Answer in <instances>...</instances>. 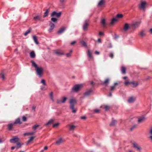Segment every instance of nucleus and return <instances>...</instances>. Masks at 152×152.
Segmentation results:
<instances>
[{"label":"nucleus","instance_id":"10","mask_svg":"<svg viewBox=\"0 0 152 152\" xmlns=\"http://www.w3.org/2000/svg\"><path fill=\"white\" fill-rule=\"evenodd\" d=\"M19 139L18 137L14 138L11 139L10 140V141L11 143H15L18 142Z\"/></svg>","mask_w":152,"mask_h":152},{"label":"nucleus","instance_id":"38","mask_svg":"<svg viewBox=\"0 0 152 152\" xmlns=\"http://www.w3.org/2000/svg\"><path fill=\"white\" fill-rule=\"evenodd\" d=\"M67 98L66 97H64L63 98V99L61 100L60 101L62 103H65L67 99Z\"/></svg>","mask_w":152,"mask_h":152},{"label":"nucleus","instance_id":"45","mask_svg":"<svg viewBox=\"0 0 152 152\" xmlns=\"http://www.w3.org/2000/svg\"><path fill=\"white\" fill-rule=\"evenodd\" d=\"M39 126L38 125H35L32 127V129L35 130L37 129V128Z\"/></svg>","mask_w":152,"mask_h":152},{"label":"nucleus","instance_id":"15","mask_svg":"<svg viewBox=\"0 0 152 152\" xmlns=\"http://www.w3.org/2000/svg\"><path fill=\"white\" fill-rule=\"evenodd\" d=\"M101 23L104 27H105L106 26L105 20L104 18H102L101 21Z\"/></svg>","mask_w":152,"mask_h":152},{"label":"nucleus","instance_id":"12","mask_svg":"<svg viewBox=\"0 0 152 152\" xmlns=\"http://www.w3.org/2000/svg\"><path fill=\"white\" fill-rule=\"evenodd\" d=\"M132 144L133 147L135 148H137V150H140L141 149L140 147L137 144L133 143Z\"/></svg>","mask_w":152,"mask_h":152},{"label":"nucleus","instance_id":"17","mask_svg":"<svg viewBox=\"0 0 152 152\" xmlns=\"http://www.w3.org/2000/svg\"><path fill=\"white\" fill-rule=\"evenodd\" d=\"M145 120V116H143L140 118H139L138 121V123H140L142 122Z\"/></svg>","mask_w":152,"mask_h":152},{"label":"nucleus","instance_id":"32","mask_svg":"<svg viewBox=\"0 0 152 152\" xmlns=\"http://www.w3.org/2000/svg\"><path fill=\"white\" fill-rule=\"evenodd\" d=\"M49 12V9H47L46 10V11L44 13V15H43V18H45L47 16H48V13Z\"/></svg>","mask_w":152,"mask_h":152},{"label":"nucleus","instance_id":"30","mask_svg":"<svg viewBox=\"0 0 152 152\" xmlns=\"http://www.w3.org/2000/svg\"><path fill=\"white\" fill-rule=\"evenodd\" d=\"M117 19L115 18H113L112 20L111 23H110V24L111 25H113L114 23L117 21Z\"/></svg>","mask_w":152,"mask_h":152},{"label":"nucleus","instance_id":"50","mask_svg":"<svg viewBox=\"0 0 152 152\" xmlns=\"http://www.w3.org/2000/svg\"><path fill=\"white\" fill-rule=\"evenodd\" d=\"M27 120L25 116H23L22 117V121L23 122H25Z\"/></svg>","mask_w":152,"mask_h":152},{"label":"nucleus","instance_id":"8","mask_svg":"<svg viewBox=\"0 0 152 152\" xmlns=\"http://www.w3.org/2000/svg\"><path fill=\"white\" fill-rule=\"evenodd\" d=\"M93 92L92 90H90L86 92L84 94L85 96H88L90 95Z\"/></svg>","mask_w":152,"mask_h":152},{"label":"nucleus","instance_id":"51","mask_svg":"<svg viewBox=\"0 0 152 152\" xmlns=\"http://www.w3.org/2000/svg\"><path fill=\"white\" fill-rule=\"evenodd\" d=\"M59 125V123H58L53 124V126L54 127H56Z\"/></svg>","mask_w":152,"mask_h":152},{"label":"nucleus","instance_id":"16","mask_svg":"<svg viewBox=\"0 0 152 152\" xmlns=\"http://www.w3.org/2000/svg\"><path fill=\"white\" fill-rule=\"evenodd\" d=\"M135 99V98L133 97L130 98L128 100V101L129 103L134 102Z\"/></svg>","mask_w":152,"mask_h":152},{"label":"nucleus","instance_id":"18","mask_svg":"<svg viewBox=\"0 0 152 152\" xmlns=\"http://www.w3.org/2000/svg\"><path fill=\"white\" fill-rule=\"evenodd\" d=\"M13 123L14 124H22V122L20 121V118H18L15 120V121Z\"/></svg>","mask_w":152,"mask_h":152},{"label":"nucleus","instance_id":"49","mask_svg":"<svg viewBox=\"0 0 152 152\" xmlns=\"http://www.w3.org/2000/svg\"><path fill=\"white\" fill-rule=\"evenodd\" d=\"M41 83H42L44 86H46V84L45 83V81L44 80H41Z\"/></svg>","mask_w":152,"mask_h":152},{"label":"nucleus","instance_id":"46","mask_svg":"<svg viewBox=\"0 0 152 152\" xmlns=\"http://www.w3.org/2000/svg\"><path fill=\"white\" fill-rule=\"evenodd\" d=\"M115 88V86H113L110 87V91H113L114 90Z\"/></svg>","mask_w":152,"mask_h":152},{"label":"nucleus","instance_id":"56","mask_svg":"<svg viewBox=\"0 0 152 152\" xmlns=\"http://www.w3.org/2000/svg\"><path fill=\"white\" fill-rule=\"evenodd\" d=\"M35 132H32L28 133L29 135H31L33 134Z\"/></svg>","mask_w":152,"mask_h":152},{"label":"nucleus","instance_id":"7","mask_svg":"<svg viewBox=\"0 0 152 152\" xmlns=\"http://www.w3.org/2000/svg\"><path fill=\"white\" fill-rule=\"evenodd\" d=\"M66 29V27H63L61 28L60 29H59L57 32V33L60 34L63 33Z\"/></svg>","mask_w":152,"mask_h":152},{"label":"nucleus","instance_id":"14","mask_svg":"<svg viewBox=\"0 0 152 152\" xmlns=\"http://www.w3.org/2000/svg\"><path fill=\"white\" fill-rule=\"evenodd\" d=\"M88 26V24L87 22H86L83 26V29L84 31L87 30Z\"/></svg>","mask_w":152,"mask_h":152},{"label":"nucleus","instance_id":"62","mask_svg":"<svg viewBox=\"0 0 152 152\" xmlns=\"http://www.w3.org/2000/svg\"><path fill=\"white\" fill-rule=\"evenodd\" d=\"M35 108H36V107L35 106H33L32 107V109L33 110H35Z\"/></svg>","mask_w":152,"mask_h":152},{"label":"nucleus","instance_id":"60","mask_svg":"<svg viewBox=\"0 0 152 152\" xmlns=\"http://www.w3.org/2000/svg\"><path fill=\"white\" fill-rule=\"evenodd\" d=\"M95 54L96 55H99V52L98 51H96L95 52Z\"/></svg>","mask_w":152,"mask_h":152},{"label":"nucleus","instance_id":"47","mask_svg":"<svg viewBox=\"0 0 152 152\" xmlns=\"http://www.w3.org/2000/svg\"><path fill=\"white\" fill-rule=\"evenodd\" d=\"M1 75V77L2 78V79L4 80L5 79V76L4 74V73H1L0 75Z\"/></svg>","mask_w":152,"mask_h":152},{"label":"nucleus","instance_id":"52","mask_svg":"<svg viewBox=\"0 0 152 152\" xmlns=\"http://www.w3.org/2000/svg\"><path fill=\"white\" fill-rule=\"evenodd\" d=\"M99 111L100 110L98 109H96L94 110V112L95 113H99Z\"/></svg>","mask_w":152,"mask_h":152},{"label":"nucleus","instance_id":"34","mask_svg":"<svg viewBox=\"0 0 152 152\" xmlns=\"http://www.w3.org/2000/svg\"><path fill=\"white\" fill-rule=\"evenodd\" d=\"M34 19L36 21L37 20H40L41 19V17L39 15L37 16L34 17Z\"/></svg>","mask_w":152,"mask_h":152},{"label":"nucleus","instance_id":"37","mask_svg":"<svg viewBox=\"0 0 152 152\" xmlns=\"http://www.w3.org/2000/svg\"><path fill=\"white\" fill-rule=\"evenodd\" d=\"M123 15L122 14H118L116 15V17L117 18H122Z\"/></svg>","mask_w":152,"mask_h":152},{"label":"nucleus","instance_id":"21","mask_svg":"<svg viewBox=\"0 0 152 152\" xmlns=\"http://www.w3.org/2000/svg\"><path fill=\"white\" fill-rule=\"evenodd\" d=\"M129 28V25L128 23H126L125 24L124 27V30L125 31H127Z\"/></svg>","mask_w":152,"mask_h":152},{"label":"nucleus","instance_id":"59","mask_svg":"<svg viewBox=\"0 0 152 152\" xmlns=\"http://www.w3.org/2000/svg\"><path fill=\"white\" fill-rule=\"evenodd\" d=\"M99 34L100 35H103V33L102 32H100L99 33Z\"/></svg>","mask_w":152,"mask_h":152},{"label":"nucleus","instance_id":"13","mask_svg":"<svg viewBox=\"0 0 152 152\" xmlns=\"http://www.w3.org/2000/svg\"><path fill=\"white\" fill-rule=\"evenodd\" d=\"M63 140L62 138H61L59 139L56 142V144L58 145H59L63 142Z\"/></svg>","mask_w":152,"mask_h":152},{"label":"nucleus","instance_id":"55","mask_svg":"<svg viewBox=\"0 0 152 152\" xmlns=\"http://www.w3.org/2000/svg\"><path fill=\"white\" fill-rule=\"evenodd\" d=\"M136 126V125H134V126H133L132 127L130 128V130L132 131V129H133L134 128H135Z\"/></svg>","mask_w":152,"mask_h":152},{"label":"nucleus","instance_id":"36","mask_svg":"<svg viewBox=\"0 0 152 152\" xmlns=\"http://www.w3.org/2000/svg\"><path fill=\"white\" fill-rule=\"evenodd\" d=\"M16 148L17 149H18L21 147V145L20 144V142H18L16 143Z\"/></svg>","mask_w":152,"mask_h":152},{"label":"nucleus","instance_id":"4","mask_svg":"<svg viewBox=\"0 0 152 152\" xmlns=\"http://www.w3.org/2000/svg\"><path fill=\"white\" fill-rule=\"evenodd\" d=\"M61 15V12L58 13H57L55 11H54L51 14V16L52 17L56 16L57 18H59L60 17Z\"/></svg>","mask_w":152,"mask_h":152},{"label":"nucleus","instance_id":"64","mask_svg":"<svg viewBox=\"0 0 152 152\" xmlns=\"http://www.w3.org/2000/svg\"><path fill=\"white\" fill-rule=\"evenodd\" d=\"M118 84V83H114V86H115V87L116 85H117Z\"/></svg>","mask_w":152,"mask_h":152},{"label":"nucleus","instance_id":"22","mask_svg":"<svg viewBox=\"0 0 152 152\" xmlns=\"http://www.w3.org/2000/svg\"><path fill=\"white\" fill-rule=\"evenodd\" d=\"M14 125V124L13 123H11L9 124L8 125V128L9 130H11L12 129L13 126Z\"/></svg>","mask_w":152,"mask_h":152},{"label":"nucleus","instance_id":"48","mask_svg":"<svg viewBox=\"0 0 152 152\" xmlns=\"http://www.w3.org/2000/svg\"><path fill=\"white\" fill-rule=\"evenodd\" d=\"M81 43L84 46H86L87 45L86 43L84 41H81Z\"/></svg>","mask_w":152,"mask_h":152},{"label":"nucleus","instance_id":"31","mask_svg":"<svg viewBox=\"0 0 152 152\" xmlns=\"http://www.w3.org/2000/svg\"><path fill=\"white\" fill-rule=\"evenodd\" d=\"M31 30V28H29L28 30H27L24 34V35L25 36H26L29 33Z\"/></svg>","mask_w":152,"mask_h":152},{"label":"nucleus","instance_id":"57","mask_svg":"<svg viewBox=\"0 0 152 152\" xmlns=\"http://www.w3.org/2000/svg\"><path fill=\"white\" fill-rule=\"evenodd\" d=\"M60 1L61 3L63 4L65 1V0H60Z\"/></svg>","mask_w":152,"mask_h":152},{"label":"nucleus","instance_id":"25","mask_svg":"<svg viewBox=\"0 0 152 152\" xmlns=\"http://www.w3.org/2000/svg\"><path fill=\"white\" fill-rule=\"evenodd\" d=\"M33 40L35 42L37 45L39 44V42L37 41V37L36 36H33Z\"/></svg>","mask_w":152,"mask_h":152},{"label":"nucleus","instance_id":"28","mask_svg":"<svg viewBox=\"0 0 152 152\" xmlns=\"http://www.w3.org/2000/svg\"><path fill=\"white\" fill-rule=\"evenodd\" d=\"M68 126H70L69 130L71 131L74 130L76 127V126L74 125H69Z\"/></svg>","mask_w":152,"mask_h":152},{"label":"nucleus","instance_id":"27","mask_svg":"<svg viewBox=\"0 0 152 152\" xmlns=\"http://www.w3.org/2000/svg\"><path fill=\"white\" fill-rule=\"evenodd\" d=\"M54 121V120L53 119H50L45 125L46 126L50 125L51 124L53 123V122Z\"/></svg>","mask_w":152,"mask_h":152},{"label":"nucleus","instance_id":"63","mask_svg":"<svg viewBox=\"0 0 152 152\" xmlns=\"http://www.w3.org/2000/svg\"><path fill=\"white\" fill-rule=\"evenodd\" d=\"M81 118L82 119H85L86 118V117L85 116L81 117Z\"/></svg>","mask_w":152,"mask_h":152},{"label":"nucleus","instance_id":"42","mask_svg":"<svg viewBox=\"0 0 152 152\" xmlns=\"http://www.w3.org/2000/svg\"><path fill=\"white\" fill-rule=\"evenodd\" d=\"M104 108L106 110H109L110 108V106L107 105H104Z\"/></svg>","mask_w":152,"mask_h":152},{"label":"nucleus","instance_id":"3","mask_svg":"<svg viewBox=\"0 0 152 152\" xmlns=\"http://www.w3.org/2000/svg\"><path fill=\"white\" fill-rule=\"evenodd\" d=\"M82 86L83 85L82 84L76 85L72 88V92H77L80 90Z\"/></svg>","mask_w":152,"mask_h":152},{"label":"nucleus","instance_id":"58","mask_svg":"<svg viewBox=\"0 0 152 152\" xmlns=\"http://www.w3.org/2000/svg\"><path fill=\"white\" fill-rule=\"evenodd\" d=\"M149 133L151 136H152V128L150 130Z\"/></svg>","mask_w":152,"mask_h":152},{"label":"nucleus","instance_id":"6","mask_svg":"<svg viewBox=\"0 0 152 152\" xmlns=\"http://www.w3.org/2000/svg\"><path fill=\"white\" fill-rule=\"evenodd\" d=\"M140 23L141 22H135L132 25V28L133 29H134L138 28L139 27Z\"/></svg>","mask_w":152,"mask_h":152},{"label":"nucleus","instance_id":"41","mask_svg":"<svg viewBox=\"0 0 152 152\" xmlns=\"http://www.w3.org/2000/svg\"><path fill=\"white\" fill-rule=\"evenodd\" d=\"M50 99H51L53 101H54L53 97V92H51L50 93Z\"/></svg>","mask_w":152,"mask_h":152},{"label":"nucleus","instance_id":"54","mask_svg":"<svg viewBox=\"0 0 152 152\" xmlns=\"http://www.w3.org/2000/svg\"><path fill=\"white\" fill-rule=\"evenodd\" d=\"M76 43V42L75 41H73L71 43V45H73Z\"/></svg>","mask_w":152,"mask_h":152},{"label":"nucleus","instance_id":"20","mask_svg":"<svg viewBox=\"0 0 152 152\" xmlns=\"http://www.w3.org/2000/svg\"><path fill=\"white\" fill-rule=\"evenodd\" d=\"M139 34L141 37H143L145 36L146 34L145 31L144 30H142L140 32Z\"/></svg>","mask_w":152,"mask_h":152},{"label":"nucleus","instance_id":"44","mask_svg":"<svg viewBox=\"0 0 152 152\" xmlns=\"http://www.w3.org/2000/svg\"><path fill=\"white\" fill-rule=\"evenodd\" d=\"M55 53L58 56L61 55L63 54V53L60 52H59L58 51H56Z\"/></svg>","mask_w":152,"mask_h":152},{"label":"nucleus","instance_id":"2","mask_svg":"<svg viewBox=\"0 0 152 152\" xmlns=\"http://www.w3.org/2000/svg\"><path fill=\"white\" fill-rule=\"evenodd\" d=\"M70 104V108L72 110V112L74 113L76 111V109L74 107V105L75 103V100L74 99H70L69 101Z\"/></svg>","mask_w":152,"mask_h":152},{"label":"nucleus","instance_id":"39","mask_svg":"<svg viewBox=\"0 0 152 152\" xmlns=\"http://www.w3.org/2000/svg\"><path fill=\"white\" fill-rule=\"evenodd\" d=\"M51 20L52 22L54 23H56L57 21V19L56 18H52L51 19Z\"/></svg>","mask_w":152,"mask_h":152},{"label":"nucleus","instance_id":"9","mask_svg":"<svg viewBox=\"0 0 152 152\" xmlns=\"http://www.w3.org/2000/svg\"><path fill=\"white\" fill-rule=\"evenodd\" d=\"M49 26H50V28L48 30V31L49 32H51L52 30H53L54 27V24L52 23L51 22H50Z\"/></svg>","mask_w":152,"mask_h":152},{"label":"nucleus","instance_id":"53","mask_svg":"<svg viewBox=\"0 0 152 152\" xmlns=\"http://www.w3.org/2000/svg\"><path fill=\"white\" fill-rule=\"evenodd\" d=\"M111 58H113V54L112 53H111L109 56Z\"/></svg>","mask_w":152,"mask_h":152},{"label":"nucleus","instance_id":"24","mask_svg":"<svg viewBox=\"0 0 152 152\" xmlns=\"http://www.w3.org/2000/svg\"><path fill=\"white\" fill-rule=\"evenodd\" d=\"M130 84H132L133 85V87H136L138 85V84L137 82H135L134 81L131 82Z\"/></svg>","mask_w":152,"mask_h":152},{"label":"nucleus","instance_id":"35","mask_svg":"<svg viewBox=\"0 0 152 152\" xmlns=\"http://www.w3.org/2000/svg\"><path fill=\"white\" fill-rule=\"evenodd\" d=\"M35 137L32 136L31 137H30L29 139L28 140V141L27 142V144H28L30 142L32 141L33 139Z\"/></svg>","mask_w":152,"mask_h":152},{"label":"nucleus","instance_id":"40","mask_svg":"<svg viewBox=\"0 0 152 152\" xmlns=\"http://www.w3.org/2000/svg\"><path fill=\"white\" fill-rule=\"evenodd\" d=\"M131 82H130L129 80H127L125 81L124 82V84L126 86H127L129 84H130Z\"/></svg>","mask_w":152,"mask_h":152},{"label":"nucleus","instance_id":"19","mask_svg":"<svg viewBox=\"0 0 152 152\" xmlns=\"http://www.w3.org/2000/svg\"><path fill=\"white\" fill-rule=\"evenodd\" d=\"M88 58L89 60L92 59L93 57L92 56L90 50H88Z\"/></svg>","mask_w":152,"mask_h":152},{"label":"nucleus","instance_id":"11","mask_svg":"<svg viewBox=\"0 0 152 152\" xmlns=\"http://www.w3.org/2000/svg\"><path fill=\"white\" fill-rule=\"evenodd\" d=\"M117 121L114 119L113 118H112V121L111 123L110 124V126H114L116 124Z\"/></svg>","mask_w":152,"mask_h":152},{"label":"nucleus","instance_id":"26","mask_svg":"<svg viewBox=\"0 0 152 152\" xmlns=\"http://www.w3.org/2000/svg\"><path fill=\"white\" fill-rule=\"evenodd\" d=\"M126 68L124 66H122L121 67V71L122 74H125L126 73Z\"/></svg>","mask_w":152,"mask_h":152},{"label":"nucleus","instance_id":"5","mask_svg":"<svg viewBox=\"0 0 152 152\" xmlns=\"http://www.w3.org/2000/svg\"><path fill=\"white\" fill-rule=\"evenodd\" d=\"M147 4V3L145 1H142L141 2L140 4L139 5V8L140 9H142L144 10L145 7L146 5Z\"/></svg>","mask_w":152,"mask_h":152},{"label":"nucleus","instance_id":"1","mask_svg":"<svg viewBox=\"0 0 152 152\" xmlns=\"http://www.w3.org/2000/svg\"><path fill=\"white\" fill-rule=\"evenodd\" d=\"M32 66L35 68V70L37 75L39 77H41L42 76L43 73V69L41 67H39L37 64L33 61H31Z\"/></svg>","mask_w":152,"mask_h":152},{"label":"nucleus","instance_id":"23","mask_svg":"<svg viewBox=\"0 0 152 152\" xmlns=\"http://www.w3.org/2000/svg\"><path fill=\"white\" fill-rule=\"evenodd\" d=\"M110 81V79L109 78H107L105 79L104 82L102 84H103L107 85L108 84Z\"/></svg>","mask_w":152,"mask_h":152},{"label":"nucleus","instance_id":"29","mask_svg":"<svg viewBox=\"0 0 152 152\" xmlns=\"http://www.w3.org/2000/svg\"><path fill=\"white\" fill-rule=\"evenodd\" d=\"M30 56L32 58H34L35 57V54L34 51H31L30 53Z\"/></svg>","mask_w":152,"mask_h":152},{"label":"nucleus","instance_id":"43","mask_svg":"<svg viewBox=\"0 0 152 152\" xmlns=\"http://www.w3.org/2000/svg\"><path fill=\"white\" fill-rule=\"evenodd\" d=\"M72 50H71L70 52L69 53L66 54V56L67 57H69L70 56L71 54H72Z\"/></svg>","mask_w":152,"mask_h":152},{"label":"nucleus","instance_id":"61","mask_svg":"<svg viewBox=\"0 0 152 152\" xmlns=\"http://www.w3.org/2000/svg\"><path fill=\"white\" fill-rule=\"evenodd\" d=\"M149 32L151 34H152V28L150 29Z\"/></svg>","mask_w":152,"mask_h":152},{"label":"nucleus","instance_id":"33","mask_svg":"<svg viewBox=\"0 0 152 152\" xmlns=\"http://www.w3.org/2000/svg\"><path fill=\"white\" fill-rule=\"evenodd\" d=\"M105 2V1L104 0H101L100 1L98 4L99 6H101L103 5Z\"/></svg>","mask_w":152,"mask_h":152}]
</instances>
